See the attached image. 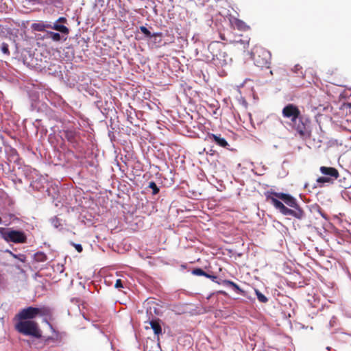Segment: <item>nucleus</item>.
Returning a JSON list of instances; mask_svg holds the SVG:
<instances>
[{"label":"nucleus","instance_id":"nucleus-24","mask_svg":"<svg viewBox=\"0 0 351 351\" xmlns=\"http://www.w3.org/2000/svg\"><path fill=\"white\" fill-rule=\"evenodd\" d=\"M221 284H223L226 286H230L232 287H234V285L236 284L233 281L229 280H222L220 281Z\"/></svg>","mask_w":351,"mask_h":351},{"label":"nucleus","instance_id":"nucleus-11","mask_svg":"<svg viewBox=\"0 0 351 351\" xmlns=\"http://www.w3.org/2000/svg\"><path fill=\"white\" fill-rule=\"evenodd\" d=\"M250 38L245 37L244 39H240L239 40H234L231 43L233 44L234 47L241 51H245L249 47Z\"/></svg>","mask_w":351,"mask_h":351},{"label":"nucleus","instance_id":"nucleus-19","mask_svg":"<svg viewBox=\"0 0 351 351\" xmlns=\"http://www.w3.org/2000/svg\"><path fill=\"white\" fill-rule=\"evenodd\" d=\"M149 188L152 189L153 195H156L159 193V188L154 182H150L149 183Z\"/></svg>","mask_w":351,"mask_h":351},{"label":"nucleus","instance_id":"nucleus-30","mask_svg":"<svg viewBox=\"0 0 351 351\" xmlns=\"http://www.w3.org/2000/svg\"><path fill=\"white\" fill-rule=\"evenodd\" d=\"M67 23V19L65 17L62 16V17H60L57 20L56 23Z\"/></svg>","mask_w":351,"mask_h":351},{"label":"nucleus","instance_id":"nucleus-1","mask_svg":"<svg viewBox=\"0 0 351 351\" xmlns=\"http://www.w3.org/2000/svg\"><path fill=\"white\" fill-rule=\"evenodd\" d=\"M265 197L282 215H291L298 219H302L305 217L304 211L298 205L296 199L291 195L267 191L265 193Z\"/></svg>","mask_w":351,"mask_h":351},{"label":"nucleus","instance_id":"nucleus-34","mask_svg":"<svg viewBox=\"0 0 351 351\" xmlns=\"http://www.w3.org/2000/svg\"><path fill=\"white\" fill-rule=\"evenodd\" d=\"M1 222H2V219H1V218L0 217V223H1Z\"/></svg>","mask_w":351,"mask_h":351},{"label":"nucleus","instance_id":"nucleus-25","mask_svg":"<svg viewBox=\"0 0 351 351\" xmlns=\"http://www.w3.org/2000/svg\"><path fill=\"white\" fill-rule=\"evenodd\" d=\"M232 288L237 293L244 295L245 291L241 289L237 284H235Z\"/></svg>","mask_w":351,"mask_h":351},{"label":"nucleus","instance_id":"nucleus-12","mask_svg":"<svg viewBox=\"0 0 351 351\" xmlns=\"http://www.w3.org/2000/svg\"><path fill=\"white\" fill-rule=\"evenodd\" d=\"M146 313L149 317V319H154V316L160 314V309L155 302H148L147 306L146 307Z\"/></svg>","mask_w":351,"mask_h":351},{"label":"nucleus","instance_id":"nucleus-10","mask_svg":"<svg viewBox=\"0 0 351 351\" xmlns=\"http://www.w3.org/2000/svg\"><path fill=\"white\" fill-rule=\"evenodd\" d=\"M207 140L215 142L216 145L223 148H227L229 146L227 141L224 138L221 137V134L208 133L207 135Z\"/></svg>","mask_w":351,"mask_h":351},{"label":"nucleus","instance_id":"nucleus-28","mask_svg":"<svg viewBox=\"0 0 351 351\" xmlns=\"http://www.w3.org/2000/svg\"><path fill=\"white\" fill-rule=\"evenodd\" d=\"M114 287H115V288H117V289L123 288V285L122 280L121 279H117L116 280Z\"/></svg>","mask_w":351,"mask_h":351},{"label":"nucleus","instance_id":"nucleus-15","mask_svg":"<svg viewBox=\"0 0 351 351\" xmlns=\"http://www.w3.org/2000/svg\"><path fill=\"white\" fill-rule=\"evenodd\" d=\"M141 32L145 36L146 38H152V37H154V38H156V37H159V38H162V33L161 32H156V33H154V34H152L150 32V31L145 26H141L139 27Z\"/></svg>","mask_w":351,"mask_h":351},{"label":"nucleus","instance_id":"nucleus-32","mask_svg":"<svg viewBox=\"0 0 351 351\" xmlns=\"http://www.w3.org/2000/svg\"><path fill=\"white\" fill-rule=\"evenodd\" d=\"M1 229H3V228L0 227V230H1ZM0 234H1V235H2V231H1V230H0Z\"/></svg>","mask_w":351,"mask_h":351},{"label":"nucleus","instance_id":"nucleus-23","mask_svg":"<svg viewBox=\"0 0 351 351\" xmlns=\"http://www.w3.org/2000/svg\"><path fill=\"white\" fill-rule=\"evenodd\" d=\"M205 277L210 278L212 281L217 284H221L220 281L217 280V277L216 276L210 275L209 274L206 273Z\"/></svg>","mask_w":351,"mask_h":351},{"label":"nucleus","instance_id":"nucleus-26","mask_svg":"<svg viewBox=\"0 0 351 351\" xmlns=\"http://www.w3.org/2000/svg\"><path fill=\"white\" fill-rule=\"evenodd\" d=\"M330 181V178L327 177H319L317 178V182L319 183H325V182H329Z\"/></svg>","mask_w":351,"mask_h":351},{"label":"nucleus","instance_id":"nucleus-9","mask_svg":"<svg viewBox=\"0 0 351 351\" xmlns=\"http://www.w3.org/2000/svg\"><path fill=\"white\" fill-rule=\"evenodd\" d=\"M64 137L67 141L72 145L74 148H77L79 145V134L74 130H66L64 131Z\"/></svg>","mask_w":351,"mask_h":351},{"label":"nucleus","instance_id":"nucleus-6","mask_svg":"<svg viewBox=\"0 0 351 351\" xmlns=\"http://www.w3.org/2000/svg\"><path fill=\"white\" fill-rule=\"evenodd\" d=\"M0 230L2 231L1 237L7 242L14 243H25L27 242V236L23 231L5 228Z\"/></svg>","mask_w":351,"mask_h":351},{"label":"nucleus","instance_id":"nucleus-29","mask_svg":"<svg viewBox=\"0 0 351 351\" xmlns=\"http://www.w3.org/2000/svg\"><path fill=\"white\" fill-rule=\"evenodd\" d=\"M73 246H74V247L75 248V250L78 252H82V246L81 244H75V243H73L72 244Z\"/></svg>","mask_w":351,"mask_h":351},{"label":"nucleus","instance_id":"nucleus-5","mask_svg":"<svg viewBox=\"0 0 351 351\" xmlns=\"http://www.w3.org/2000/svg\"><path fill=\"white\" fill-rule=\"evenodd\" d=\"M252 58L254 64L261 68L269 69L271 64V53L261 47H256L252 52Z\"/></svg>","mask_w":351,"mask_h":351},{"label":"nucleus","instance_id":"nucleus-21","mask_svg":"<svg viewBox=\"0 0 351 351\" xmlns=\"http://www.w3.org/2000/svg\"><path fill=\"white\" fill-rule=\"evenodd\" d=\"M1 51L2 53H3L5 55L9 56L10 54V50H9V46L7 43H3L1 46Z\"/></svg>","mask_w":351,"mask_h":351},{"label":"nucleus","instance_id":"nucleus-18","mask_svg":"<svg viewBox=\"0 0 351 351\" xmlns=\"http://www.w3.org/2000/svg\"><path fill=\"white\" fill-rule=\"evenodd\" d=\"M255 291H256V295L257 298L259 302L265 303L268 301V299L267 298V297L265 295H263L262 293H261L258 290H256Z\"/></svg>","mask_w":351,"mask_h":351},{"label":"nucleus","instance_id":"nucleus-3","mask_svg":"<svg viewBox=\"0 0 351 351\" xmlns=\"http://www.w3.org/2000/svg\"><path fill=\"white\" fill-rule=\"evenodd\" d=\"M38 316L51 317L52 316V310L47 306L40 307L28 306L20 310L15 315L14 319L33 320Z\"/></svg>","mask_w":351,"mask_h":351},{"label":"nucleus","instance_id":"nucleus-14","mask_svg":"<svg viewBox=\"0 0 351 351\" xmlns=\"http://www.w3.org/2000/svg\"><path fill=\"white\" fill-rule=\"evenodd\" d=\"M320 171L322 174L328 176L334 179H337L339 177L338 171L334 167H321Z\"/></svg>","mask_w":351,"mask_h":351},{"label":"nucleus","instance_id":"nucleus-31","mask_svg":"<svg viewBox=\"0 0 351 351\" xmlns=\"http://www.w3.org/2000/svg\"><path fill=\"white\" fill-rule=\"evenodd\" d=\"M219 293L223 295H226V293L224 291H219Z\"/></svg>","mask_w":351,"mask_h":351},{"label":"nucleus","instance_id":"nucleus-17","mask_svg":"<svg viewBox=\"0 0 351 351\" xmlns=\"http://www.w3.org/2000/svg\"><path fill=\"white\" fill-rule=\"evenodd\" d=\"M47 37L51 38L53 41L58 42L61 40L62 37L59 33L54 32H47Z\"/></svg>","mask_w":351,"mask_h":351},{"label":"nucleus","instance_id":"nucleus-13","mask_svg":"<svg viewBox=\"0 0 351 351\" xmlns=\"http://www.w3.org/2000/svg\"><path fill=\"white\" fill-rule=\"evenodd\" d=\"M230 22L233 27L237 29L238 30L247 31L250 29L249 25L239 19L234 18L230 21Z\"/></svg>","mask_w":351,"mask_h":351},{"label":"nucleus","instance_id":"nucleus-22","mask_svg":"<svg viewBox=\"0 0 351 351\" xmlns=\"http://www.w3.org/2000/svg\"><path fill=\"white\" fill-rule=\"evenodd\" d=\"M206 273L201 268H196V269H194L193 271H192V274H194V275H196V276H205L206 275Z\"/></svg>","mask_w":351,"mask_h":351},{"label":"nucleus","instance_id":"nucleus-20","mask_svg":"<svg viewBox=\"0 0 351 351\" xmlns=\"http://www.w3.org/2000/svg\"><path fill=\"white\" fill-rule=\"evenodd\" d=\"M35 258L38 261L43 262L47 260V256L44 253L38 252L35 254Z\"/></svg>","mask_w":351,"mask_h":351},{"label":"nucleus","instance_id":"nucleus-2","mask_svg":"<svg viewBox=\"0 0 351 351\" xmlns=\"http://www.w3.org/2000/svg\"><path fill=\"white\" fill-rule=\"evenodd\" d=\"M283 117L290 119L291 125L295 130L300 136H307L310 135L309 120L301 114L298 107L293 104H289L285 106L282 110Z\"/></svg>","mask_w":351,"mask_h":351},{"label":"nucleus","instance_id":"nucleus-8","mask_svg":"<svg viewBox=\"0 0 351 351\" xmlns=\"http://www.w3.org/2000/svg\"><path fill=\"white\" fill-rule=\"evenodd\" d=\"M32 28L38 32H43L45 31L46 28H49L52 29H55L56 31H58L64 34H69V29L67 27H66L64 25H60L58 23H54L53 25L50 23H34L32 25Z\"/></svg>","mask_w":351,"mask_h":351},{"label":"nucleus","instance_id":"nucleus-7","mask_svg":"<svg viewBox=\"0 0 351 351\" xmlns=\"http://www.w3.org/2000/svg\"><path fill=\"white\" fill-rule=\"evenodd\" d=\"M223 44L219 41H213L210 43L208 46V50L210 53V56H208V58H211L212 60L225 61L227 54L225 51H223Z\"/></svg>","mask_w":351,"mask_h":351},{"label":"nucleus","instance_id":"nucleus-33","mask_svg":"<svg viewBox=\"0 0 351 351\" xmlns=\"http://www.w3.org/2000/svg\"><path fill=\"white\" fill-rule=\"evenodd\" d=\"M221 38L222 40H226V39H225V38H224V36H221Z\"/></svg>","mask_w":351,"mask_h":351},{"label":"nucleus","instance_id":"nucleus-4","mask_svg":"<svg viewBox=\"0 0 351 351\" xmlns=\"http://www.w3.org/2000/svg\"><path fill=\"white\" fill-rule=\"evenodd\" d=\"M16 323L14 328L19 333L32 336L39 339L42 337V332L39 328L38 324L34 320L14 319Z\"/></svg>","mask_w":351,"mask_h":351},{"label":"nucleus","instance_id":"nucleus-27","mask_svg":"<svg viewBox=\"0 0 351 351\" xmlns=\"http://www.w3.org/2000/svg\"><path fill=\"white\" fill-rule=\"evenodd\" d=\"M346 180V178H344ZM341 186L344 189H348L351 186V180L346 182V180L341 184Z\"/></svg>","mask_w":351,"mask_h":351},{"label":"nucleus","instance_id":"nucleus-16","mask_svg":"<svg viewBox=\"0 0 351 351\" xmlns=\"http://www.w3.org/2000/svg\"><path fill=\"white\" fill-rule=\"evenodd\" d=\"M149 324L155 335H159L162 333V328L158 319H150Z\"/></svg>","mask_w":351,"mask_h":351}]
</instances>
